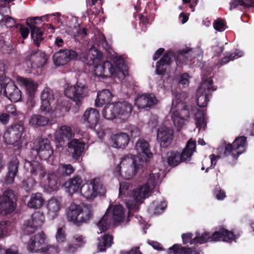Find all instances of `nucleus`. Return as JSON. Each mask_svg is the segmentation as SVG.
Listing matches in <instances>:
<instances>
[{
    "label": "nucleus",
    "instance_id": "obj_16",
    "mask_svg": "<svg viewBox=\"0 0 254 254\" xmlns=\"http://www.w3.org/2000/svg\"><path fill=\"white\" fill-rule=\"evenodd\" d=\"M25 60L28 66L36 69L43 67L46 64L47 58L46 54L38 50L28 53Z\"/></svg>",
    "mask_w": 254,
    "mask_h": 254
},
{
    "label": "nucleus",
    "instance_id": "obj_23",
    "mask_svg": "<svg viewBox=\"0 0 254 254\" xmlns=\"http://www.w3.org/2000/svg\"><path fill=\"white\" fill-rule=\"evenodd\" d=\"M117 119L120 122H124L127 120L130 117L132 107L131 105L127 102H116Z\"/></svg>",
    "mask_w": 254,
    "mask_h": 254
},
{
    "label": "nucleus",
    "instance_id": "obj_56",
    "mask_svg": "<svg viewBox=\"0 0 254 254\" xmlns=\"http://www.w3.org/2000/svg\"><path fill=\"white\" fill-rule=\"evenodd\" d=\"M213 27L217 31L222 32L227 28L225 22L221 19H217L213 23Z\"/></svg>",
    "mask_w": 254,
    "mask_h": 254
},
{
    "label": "nucleus",
    "instance_id": "obj_33",
    "mask_svg": "<svg viewBox=\"0 0 254 254\" xmlns=\"http://www.w3.org/2000/svg\"><path fill=\"white\" fill-rule=\"evenodd\" d=\"M85 143L76 139H73L68 143V147L70 149L72 157L77 160L83 154Z\"/></svg>",
    "mask_w": 254,
    "mask_h": 254
},
{
    "label": "nucleus",
    "instance_id": "obj_64",
    "mask_svg": "<svg viewBox=\"0 0 254 254\" xmlns=\"http://www.w3.org/2000/svg\"><path fill=\"white\" fill-rule=\"evenodd\" d=\"M128 129L132 137L136 138L139 136L140 131L137 127L131 126L129 127Z\"/></svg>",
    "mask_w": 254,
    "mask_h": 254
},
{
    "label": "nucleus",
    "instance_id": "obj_42",
    "mask_svg": "<svg viewBox=\"0 0 254 254\" xmlns=\"http://www.w3.org/2000/svg\"><path fill=\"white\" fill-rule=\"evenodd\" d=\"M175 56V59L176 62H178L180 64H183L186 63L187 61L191 60V58L194 57V56L193 54V49L189 47L183 49L177 55Z\"/></svg>",
    "mask_w": 254,
    "mask_h": 254
},
{
    "label": "nucleus",
    "instance_id": "obj_41",
    "mask_svg": "<svg viewBox=\"0 0 254 254\" xmlns=\"http://www.w3.org/2000/svg\"><path fill=\"white\" fill-rule=\"evenodd\" d=\"M82 184V178L78 176L70 179L65 183V187L68 189L71 193H73L80 190L81 184Z\"/></svg>",
    "mask_w": 254,
    "mask_h": 254
},
{
    "label": "nucleus",
    "instance_id": "obj_21",
    "mask_svg": "<svg viewBox=\"0 0 254 254\" xmlns=\"http://www.w3.org/2000/svg\"><path fill=\"white\" fill-rule=\"evenodd\" d=\"M174 137L173 130L168 127L162 126L157 130V139L161 147H167L171 143Z\"/></svg>",
    "mask_w": 254,
    "mask_h": 254
},
{
    "label": "nucleus",
    "instance_id": "obj_30",
    "mask_svg": "<svg viewBox=\"0 0 254 254\" xmlns=\"http://www.w3.org/2000/svg\"><path fill=\"white\" fill-rule=\"evenodd\" d=\"M157 100L152 94L138 95L135 100V105L138 108L144 109L151 107L156 104Z\"/></svg>",
    "mask_w": 254,
    "mask_h": 254
},
{
    "label": "nucleus",
    "instance_id": "obj_35",
    "mask_svg": "<svg viewBox=\"0 0 254 254\" xmlns=\"http://www.w3.org/2000/svg\"><path fill=\"white\" fill-rule=\"evenodd\" d=\"M65 29L66 32L73 36L76 41L83 40L87 35L86 29L84 28L81 29L79 24L77 26H66Z\"/></svg>",
    "mask_w": 254,
    "mask_h": 254
},
{
    "label": "nucleus",
    "instance_id": "obj_13",
    "mask_svg": "<svg viewBox=\"0 0 254 254\" xmlns=\"http://www.w3.org/2000/svg\"><path fill=\"white\" fill-rule=\"evenodd\" d=\"M87 93L85 85L78 82L74 86L67 87L64 91L65 96L74 101L76 105L80 104L82 99L87 95Z\"/></svg>",
    "mask_w": 254,
    "mask_h": 254
},
{
    "label": "nucleus",
    "instance_id": "obj_57",
    "mask_svg": "<svg viewBox=\"0 0 254 254\" xmlns=\"http://www.w3.org/2000/svg\"><path fill=\"white\" fill-rule=\"evenodd\" d=\"M167 206V203L165 201L161 202L160 205H155V202H153L150 205V209H153L155 214H160L163 212L164 209Z\"/></svg>",
    "mask_w": 254,
    "mask_h": 254
},
{
    "label": "nucleus",
    "instance_id": "obj_5",
    "mask_svg": "<svg viewBox=\"0 0 254 254\" xmlns=\"http://www.w3.org/2000/svg\"><path fill=\"white\" fill-rule=\"evenodd\" d=\"M114 63L115 68L113 67V64L108 61L94 65L95 75L97 76L107 77L114 74L116 69H118L124 76L127 74V67L122 57L115 58Z\"/></svg>",
    "mask_w": 254,
    "mask_h": 254
},
{
    "label": "nucleus",
    "instance_id": "obj_52",
    "mask_svg": "<svg viewBox=\"0 0 254 254\" xmlns=\"http://www.w3.org/2000/svg\"><path fill=\"white\" fill-rule=\"evenodd\" d=\"M244 53L242 51L239 50H236L234 52L232 53L230 56H226L221 60L222 64H225L228 63L229 61L237 59L239 58L242 57Z\"/></svg>",
    "mask_w": 254,
    "mask_h": 254
},
{
    "label": "nucleus",
    "instance_id": "obj_55",
    "mask_svg": "<svg viewBox=\"0 0 254 254\" xmlns=\"http://www.w3.org/2000/svg\"><path fill=\"white\" fill-rule=\"evenodd\" d=\"M41 253L43 254H59L60 249L57 246L48 245L44 247Z\"/></svg>",
    "mask_w": 254,
    "mask_h": 254
},
{
    "label": "nucleus",
    "instance_id": "obj_24",
    "mask_svg": "<svg viewBox=\"0 0 254 254\" xmlns=\"http://www.w3.org/2000/svg\"><path fill=\"white\" fill-rule=\"evenodd\" d=\"M16 79L17 84L26 90L29 97L32 98L37 90L38 83L31 78L19 76H17Z\"/></svg>",
    "mask_w": 254,
    "mask_h": 254
},
{
    "label": "nucleus",
    "instance_id": "obj_51",
    "mask_svg": "<svg viewBox=\"0 0 254 254\" xmlns=\"http://www.w3.org/2000/svg\"><path fill=\"white\" fill-rule=\"evenodd\" d=\"M40 98L41 99L54 102L55 98L53 90L46 86L41 92Z\"/></svg>",
    "mask_w": 254,
    "mask_h": 254
},
{
    "label": "nucleus",
    "instance_id": "obj_44",
    "mask_svg": "<svg viewBox=\"0 0 254 254\" xmlns=\"http://www.w3.org/2000/svg\"><path fill=\"white\" fill-rule=\"evenodd\" d=\"M112 97L110 91L107 89H104L97 94V98L95 100V105L97 107H100L109 102Z\"/></svg>",
    "mask_w": 254,
    "mask_h": 254
},
{
    "label": "nucleus",
    "instance_id": "obj_26",
    "mask_svg": "<svg viewBox=\"0 0 254 254\" xmlns=\"http://www.w3.org/2000/svg\"><path fill=\"white\" fill-rule=\"evenodd\" d=\"M40 181L43 187L50 191L56 190L60 186L59 178L54 172H49Z\"/></svg>",
    "mask_w": 254,
    "mask_h": 254
},
{
    "label": "nucleus",
    "instance_id": "obj_11",
    "mask_svg": "<svg viewBox=\"0 0 254 254\" xmlns=\"http://www.w3.org/2000/svg\"><path fill=\"white\" fill-rule=\"evenodd\" d=\"M212 80L208 78L202 81L196 91V101L198 107H206L209 101L208 97L216 88L212 86Z\"/></svg>",
    "mask_w": 254,
    "mask_h": 254
},
{
    "label": "nucleus",
    "instance_id": "obj_20",
    "mask_svg": "<svg viewBox=\"0 0 254 254\" xmlns=\"http://www.w3.org/2000/svg\"><path fill=\"white\" fill-rule=\"evenodd\" d=\"M45 242V235L43 232L32 236L27 243V249L31 253H41Z\"/></svg>",
    "mask_w": 254,
    "mask_h": 254
},
{
    "label": "nucleus",
    "instance_id": "obj_1",
    "mask_svg": "<svg viewBox=\"0 0 254 254\" xmlns=\"http://www.w3.org/2000/svg\"><path fill=\"white\" fill-rule=\"evenodd\" d=\"M159 173H149L146 182L133 190H129V185L127 182L120 184L119 196L125 202L129 213L138 209L139 205L149 196L152 190L160 183Z\"/></svg>",
    "mask_w": 254,
    "mask_h": 254
},
{
    "label": "nucleus",
    "instance_id": "obj_34",
    "mask_svg": "<svg viewBox=\"0 0 254 254\" xmlns=\"http://www.w3.org/2000/svg\"><path fill=\"white\" fill-rule=\"evenodd\" d=\"M80 205L72 203L66 210V218L68 221L72 222L76 225H79V216Z\"/></svg>",
    "mask_w": 254,
    "mask_h": 254
},
{
    "label": "nucleus",
    "instance_id": "obj_9",
    "mask_svg": "<svg viewBox=\"0 0 254 254\" xmlns=\"http://www.w3.org/2000/svg\"><path fill=\"white\" fill-rule=\"evenodd\" d=\"M80 192L86 199H93L98 194L104 195L106 192V189L100 179L95 178L83 184L80 189Z\"/></svg>",
    "mask_w": 254,
    "mask_h": 254
},
{
    "label": "nucleus",
    "instance_id": "obj_12",
    "mask_svg": "<svg viewBox=\"0 0 254 254\" xmlns=\"http://www.w3.org/2000/svg\"><path fill=\"white\" fill-rule=\"evenodd\" d=\"M247 146L246 137L244 136L238 137L232 144L226 145L224 155L231 157L233 160H236L240 155L245 152Z\"/></svg>",
    "mask_w": 254,
    "mask_h": 254
},
{
    "label": "nucleus",
    "instance_id": "obj_27",
    "mask_svg": "<svg viewBox=\"0 0 254 254\" xmlns=\"http://www.w3.org/2000/svg\"><path fill=\"white\" fill-rule=\"evenodd\" d=\"M17 86L14 82L4 74L0 76V93L8 99Z\"/></svg>",
    "mask_w": 254,
    "mask_h": 254
},
{
    "label": "nucleus",
    "instance_id": "obj_7",
    "mask_svg": "<svg viewBox=\"0 0 254 254\" xmlns=\"http://www.w3.org/2000/svg\"><path fill=\"white\" fill-rule=\"evenodd\" d=\"M235 239V236L232 232L224 228L220 229L218 231H215L212 234L209 232H204L201 235L196 233L194 238L195 244H202L208 241H222L231 243Z\"/></svg>",
    "mask_w": 254,
    "mask_h": 254
},
{
    "label": "nucleus",
    "instance_id": "obj_39",
    "mask_svg": "<svg viewBox=\"0 0 254 254\" xmlns=\"http://www.w3.org/2000/svg\"><path fill=\"white\" fill-rule=\"evenodd\" d=\"M93 209L90 204L83 203L80 205L79 225L82 223L88 222L93 216Z\"/></svg>",
    "mask_w": 254,
    "mask_h": 254
},
{
    "label": "nucleus",
    "instance_id": "obj_43",
    "mask_svg": "<svg viewBox=\"0 0 254 254\" xmlns=\"http://www.w3.org/2000/svg\"><path fill=\"white\" fill-rule=\"evenodd\" d=\"M44 199L41 193L37 192L31 194L27 202L28 207L33 209H38L42 207Z\"/></svg>",
    "mask_w": 254,
    "mask_h": 254
},
{
    "label": "nucleus",
    "instance_id": "obj_49",
    "mask_svg": "<svg viewBox=\"0 0 254 254\" xmlns=\"http://www.w3.org/2000/svg\"><path fill=\"white\" fill-rule=\"evenodd\" d=\"M12 229L10 221H3L0 222V239L8 236Z\"/></svg>",
    "mask_w": 254,
    "mask_h": 254
},
{
    "label": "nucleus",
    "instance_id": "obj_31",
    "mask_svg": "<svg viewBox=\"0 0 254 254\" xmlns=\"http://www.w3.org/2000/svg\"><path fill=\"white\" fill-rule=\"evenodd\" d=\"M135 149L138 155L144 158L146 161L153 156L148 142L143 139L138 140L135 144Z\"/></svg>",
    "mask_w": 254,
    "mask_h": 254
},
{
    "label": "nucleus",
    "instance_id": "obj_59",
    "mask_svg": "<svg viewBox=\"0 0 254 254\" xmlns=\"http://www.w3.org/2000/svg\"><path fill=\"white\" fill-rule=\"evenodd\" d=\"M55 237L58 243L64 242L66 241V235L64 229L63 228H58Z\"/></svg>",
    "mask_w": 254,
    "mask_h": 254
},
{
    "label": "nucleus",
    "instance_id": "obj_45",
    "mask_svg": "<svg viewBox=\"0 0 254 254\" xmlns=\"http://www.w3.org/2000/svg\"><path fill=\"white\" fill-rule=\"evenodd\" d=\"M116 107V103L106 105L102 111L103 117L108 120H118Z\"/></svg>",
    "mask_w": 254,
    "mask_h": 254
},
{
    "label": "nucleus",
    "instance_id": "obj_29",
    "mask_svg": "<svg viewBox=\"0 0 254 254\" xmlns=\"http://www.w3.org/2000/svg\"><path fill=\"white\" fill-rule=\"evenodd\" d=\"M19 162L16 157H13L8 165V172L5 177L4 181L6 184H12L14 183V178L18 173Z\"/></svg>",
    "mask_w": 254,
    "mask_h": 254
},
{
    "label": "nucleus",
    "instance_id": "obj_61",
    "mask_svg": "<svg viewBox=\"0 0 254 254\" xmlns=\"http://www.w3.org/2000/svg\"><path fill=\"white\" fill-rule=\"evenodd\" d=\"M192 236L191 233L183 234L182 235L183 243L185 244L189 243L190 245L195 244L194 238L192 239Z\"/></svg>",
    "mask_w": 254,
    "mask_h": 254
},
{
    "label": "nucleus",
    "instance_id": "obj_63",
    "mask_svg": "<svg viewBox=\"0 0 254 254\" xmlns=\"http://www.w3.org/2000/svg\"><path fill=\"white\" fill-rule=\"evenodd\" d=\"M78 247L75 244H69L66 247L64 248V251L67 254H73L78 249Z\"/></svg>",
    "mask_w": 254,
    "mask_h": 254
},
{
    "label": "nucleus",
    "instance_id": "obj_2",
    "mask_svg": "<svg viewBox=\"0 0 254 254\" xmlns=\"http://www.w3.org/2000/svg\"><path fill=\"white\" fill-rule=\"evenodd\" d=\"M182 113V110L174 107L171 108L170 112L172 121L178 131L185 125V121L189 118L190 113L194 115L195 125L198 131L205 129L206 127V113L204 110H200L196 108H191L188 116H185Z\"/></svg>",
    "mask_w": 254,
    "mask_h": 254
},
{
    "label": "nucleus",
    "instance_id": "obj_3",
    "mask_svg": "<svg viewBox=\"0 0 254 254\" xmlns=\"http://www.w3.org/2000/svg\"><path fill=\"white\" fill-rule=\"evenodd\" d=\"M125 209L121 205H115L113 207L110 205L107 209L106 213L98 222L97 226L100 230L98 233L107 230L113 224L118 225L120 224L127 223L128 219L126 220Z\"/></svg>",
    "mask_w": 254,
    "mask_h": 254
},
{
    "label": "nucleus",
    "instance_id": "obj_46",
    "mask_svg": "<svg viewBox=\"0 0 254 254\" xmlns=\"http://www.w3.org/2000/svg\"><path fill=\"white\" fill-rule=\"evenodd\" d=\"M169 254H199L195 250L190 248H185L181 245L177 244L174 245L169 249Z\"/></svg>",
    "mask_w": 254,
    "mask_h": 254
},
{
    "label": "nucleus",
    "instance_id": "obj_6",
    "mask_svg": "<svg viewBox=\"0 0 254 254\" xmlns=\"http://www.w3.org/2000/svg\"><path fill=\"white\" fill-rule=\"evenodd\" d=\"M61 13L57 12L51 14H47L41 17H34L26 19V23L31 30V38L33 40L34 44L37 47L39 46L40 43L44 40V38L42 31L35 24L40 23L43 21H48L50 17H54V22L60 23L61 22Z\"/></svg>",
    "mask_w": 254,
    "mask_h": 254
},
{
    "label": "nucleus",
    "instance_id": "obj_62",
    "mask_svg": "<svg viewBox=\"0 0 254 254\" xmlns=\"http://www.w3.org/2000/svg\"><path fill=\"white\" fill-rule=\"evenodd\" d=\"M189 78L190 76L188 73H185L183 74L180 77V79L179 81V84L180 85H182L184 87L188 86L189 84Z\"/></svg>",
    "mask_w": 254,
    "mask_h": 254
},
{
    "label": "nucleus",
    "instance_id": "obj_18",
    "mask_svg": "<svg viewBox=\"0 0 254 254\" xmlns=\"http://www.w3.org/2000/svg\"><path fill=\"white\" fill-rule=\"evenodd\" d=\"M13 196V191L7 190L0 196V214L6 215L14 210V205L12 199Z\"/></svg>",
    "mask_w": 254,
    "mask_h": 254
},
{
    "label": "nucleus",
    "instance_id": "obj_15",
    "mask_svg": "<svg viewBox=\"0 0 254 254\" xmlns=\"http://www.w3.org/2000/svg\"><path fill=\"white\" fill-rule=\"evenodd\" d=\"M44 221L45 216L43 213L39 211L34 212L30 219L24 222V233L28 234L34 232L41 228Z\"/></svg>",
    "mask_w": 254,
    "mask_h": 254
},
{
    "label": "nucleus",
    "instance_id": "obj_10",
    "mask_svg": "<svg viewBox=\"0 0 254 254\" xmlns=\"http://www.w3.org/2000/svg\"><path fill=\"white\" fill-rule=\"evenodd\" d=\"M25 128L23 125L16 124L8 128L3 135L4 141L7 144L19 146L22 142Z\"/></svg>",
    "mask_w": 254,
    "mask_h": 254
},
{
    "label": "nucleus",
    "instance_id": "obj_38",
    "mask_svg": "<svg viewBox=\"0 0 254 254\" xmlns=\"http://www.w3.org/2000/svg\"><path fill=\"white\" fill-rule=\"evenodd\" d=\"M88 64H97L102 58V54L94 46L91 47L83 56Z\"/></svg>",
    "mask_w": 254,
    "mask_h": 254
},
{
    "label": "nucleus",
    "instance_id": "obj_48",
    "mask_svg": "<svg viewBox=\"0 0 254 254\" xmlns=\"http://www.w3.org/2000/svg\"><path fill=\"white\" fill-rule=\"evenodd\" d=\"M75 171V168L69 164L61 163L57 169L58 173L63 177L70 176Z\"/></svg>",
    "mask_w": 254,
    "mask_h": 254
},
{
    "label": "nucleus",
    "instance_id": "obj_22",
    "mask_svg": "<svg viewBox=\"0 0 254 254\" xmlns=\"http://www.w3.org/2000/svg\"><path fill=\"white\" fill-rule=\"evenodd\" d=\"M174 52L171 51H167L163 57L157 62L155 72L157 74L164 75L169 64L174 60Z\"/></svg>",
    "mask_w": 254,
    "mask_h": 254
},
{
    "label": "nucleus",
    "instance_id": "obj_54",
    "mask_svg": "<svg viewBox=\"0 0 254 254\" xmlns=\"http://www.w3.org/2000/svg\"><path fill=\"white\" fill-rule=\"evenodd\" d=\"M53 102L47 100L41 99V105L40 108L41 112L47 114L52 110L51 103Z\"/></svg>",
    "mask_w": 254,
    "mask_h": 254
},
{
    "label": "nucleus",
    "instance_id": "obj_8",
    "mask_svg": "<svg viewBox=\"0 0 254 254\" xmlns=\"http://www.w3.org/2000/svg\"><path fill=\"white\" fill-rule=\"evenodd\" d=\"M195 141L191 138L190 139L181 154L177 151H172L167 153L168 164L175 167L181 162L190 161L192 154L195 151Z\"/></svg>",
    "mask_w": 254,
    "mask_h": 254
},
{
    "label": "nucleus",
    "instance_id": "obj_50",
    "mask_svg": "<svg viewBox=\"0 0 254 254\" xmlns=\"http://www.w3.org/2000/svg\"><path fill=\"white\" fill-rule=\"evenodd\" d=\"M94 45L99 48L102 47L106 51L110 53V46L108 44L105 36L102 34H99L96 36Z\"/></svg>",
    "mask_w": 254,
    "mask_h": 254
},
{
    "label": "nucleus",
    "instance_id": "obj_28",
    "mask_svg": "<svg viewBox=\"0 0 254 254\" xmlns=\"http://www.w3.org/2000/svg\"><path fill=\"white\" fill-rule=\"evenodd\" d=\"M99 113L94 108L87 109L83 115L84 121L88 124L87 126L92 129L95 130L99 120Z\"/></svg>",
    "mask_w": 254,
    "mask_h": 254
},
{
    "label": "nucleus",
    "instance_id": "obj_19",
    "mask_svg": "<svg viewBox=\"0 0 254 254\" xmlns=\"http://www.w3.org/2000/svg\"><path fill=\"white\" fill-rule=\"evenodd\" d=\"M77 57V54L72 50H60L53 56V61L56 66H62L67 64L70 60Z\"/></svg>",
    "mask_w": 254,
    "mask_h": 254
},
{
    "label": "nucleus",
    "instance_id": "obj_58",
    "mask_svg": "<svg viewBox=\"0 0 254 254\" xmlns=\"http://www.w3.org/2000/svg\"><path fill=\"white\" fill-rule=\"evenodd\" d=\"M73 242L78 247V248L83 247L86 243L85 238L81 235L76 234L73 237Z\"/></svg>",
    "mask_w": 254,
    "mask_h": 254
},
{
    "label": "nucleus",
    "instance_id": "obj_60",
    "mask_svg": "<svg viewBox=\"0 0 254 254\" xmlns=\"http://www.w3.org/2000/svg\"><path fill=\"white\" fill-rule=\"evenodd\" d=\"M21 91L17 87L15 89L13 90V91L12 92L11 94L8 98V99L10 100L11 102H17L21 100Z\"/></svg>",
    "mask_w": 254,
    "mask_h": 254
},
{
    "label": "nucleus",
    "instance_id": "obj_32",
    "mask_svg": "<svg viewBox=\"0 0 254 254\" xmlns=\"http://www.w3.org/2000/svg\"><path fill=\"white\" fill-rule=\"evenodd\" d=\"M110 139L115 148H125L129 142L128 135L124 132L113 134L110 136Z\"/></svg>",
    "mask_w": 254,
    "mask_h": 254
},
{
    "label": "nucleus",
    "instance_id": "obj_40",
    "mask_svg": "<svg viewBox=\"0 0 254 254\" xmlns=\"http://www.w3.org/2000/svg\"><path fill=\"white\" fill-rule=\"evenodd\" d=\"M73 135L74 132L71 127L65 125L61 126L55 134L56 138L59 142L64 141V138L69 139Z\"/></svg>",
    "mask_w": 254,
    "mask_h": 254
},
{
    "label": "nucleus",
    "instance_id": "obj_25",
    "mask_svg": "<svg viewBox=\"0 0 254 254\" xmlns=\"http://www.w3.org/2000/svg\"><path fill=\"white\" fill-rule=\"evenodd\" d=\"M187 93L185 91L177 92L175 98L172 100V107L182 110L183 114L188 116L190 114V108L184 102V100L187 98Z\"/></svg>",
    "mask_w": 254,
    "mask_h": 254
},
{
    "label": "nucleus",
    "instance_id": "obj_47",
    "mask_svg": "<svg viewBox=\"0 0 254 254\" xmlns=\"http://www.w3.org/2000/svg\"><path fill=\"white\" fill-rule=\"evenodd\" d=\"M99 242L98 244V249L100 252H104L106 248L111 246L113 243V237L109 234L104 235L102 239H99Z\"/></svg>",
    "mask_w": 254,
    "mask_h": 254
},
{
    "label": "nucleus",
    "instance_id": "obj_17",
    "mask_svg": "<svg viewBox=\"0 0 254 254\" xmlns=\"http://www.w3.org/2000/svg\"><path fill=\"white\" fill-rule=\"evenodd\" d=\"M24 167L26 171L29 173L33 178H36L41 180L46 174L45 167L37 161L26 160Z\"/></svg>",
    "mask_w": 254,
    "mask_h": 254
},
{
    "label": "nucleus",
    "instance_id": "obj_36",
    "mask_svg": "<svg viewBox=\"0 0 254 254\" xmlns=\"http://www.w3.org/2000/svg\"><path fill=\"white\" fill-rule=\"evenodd\" d=\"M48 216L51 219L56 218L61 209V203L58 199L55 197L50 199L47 204Z\"/></svg>",
    "mask_w": 254,
    "mask_h": 254
},
{
    "label": "nucleus",
    "instance_id": "obj_14",
    "mask_svg": "<svg viewBox=\"0 0 254 254\" xmlns=\"http://www.w3.org/2000/svg\"><path fill=\"white\" fill-rule=\"evenodd\" d=\"M32 150L33 152L35 151L36 155L43 160L49 159L54 152L50 141L42 138H38L34 142Z\"/></svg>",
    "mask_w": 254,
    "mask_h": 254
},
{
    "label": "nucleus",
    "instance_id": "obj_53",
    "mask_svg": "<svg viewBox=\"0 0 254 254\" xmlns=\"http://www.w3.org/2000/svg\"><path fill=\"white\" fill-rule=\"evenodd\" d=\"M36 184L35 179L32 177L27 178L22 181V187L26 191H30Z\"/></svg>",
    "mask_w": 254,
    "mask_h": 254
},
{
    "label": "nucleus",
    "instance_id": "obj_4",
    "mask_svg": "<svg viewBox=\"0 0 254 254\" xmlns=\"http://www.w3.org/2000/svg\"><path fill=\"white\" fill-rule=\"evenodd\" d=\"M143 160L139 156L127 155L121 159V161L115 169L119 176L126 180H129L142 168Z\"/></svg>",
    "mask_w": 254,
    "mask_h": 254
},
{
    "label": "nucleus",
    "instance_id": "obj_37",
    "mask_svg": "<svg viewBox=\"0 0 254 254\" xmlns=\"http://www.w3.org/2000/svg\"><path fill=\"white\" fill-rule=\"evenodd\" d=\"M49 118L39 114H33L29 119V124L33 127H44L50 124Z\"/></svg>",
    "mask_w": 254,
    "mask_h": 254
}]
</instances>
